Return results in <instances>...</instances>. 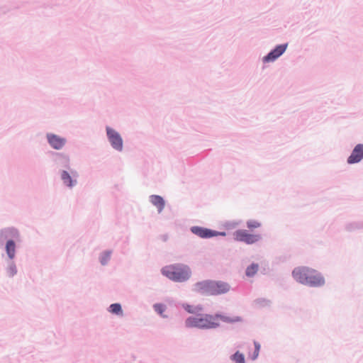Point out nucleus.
Segmentation results:
<instances>
[{
	"label": "nucleus",
	"instance_id": "f257e3e1",
	"mask_svg": "<svg viewBox=\"0 0 363 363\" xmlns=\"http://www.w3.org/2000/svg\"><path fill=\"white\" fill-rule=\"evenodd\" d=\"M21 240L19 230L15 226H8L0 229V249L1 258L4 259L6 276L13 278L18 274L16 258L18 252V242Z\"/></svg>",
	"mask_w": 363,
	"mask_h": 363
},
{
	"label": "nucleus",
	"instance_id": "f03ea898",
	"mask_svg": "<svg viewBox=\"0 0 363 363\" xmlns=\"http://www.w3.org/2000/svg\"><path fill=\"white\" fill-rule=\"evenodd\" d=\"M215 320H220L226 323L233 324L243 322V318L239 315L233 317L228 316L221 313L215 314L205 313L198 316H189L185 319L184 325L186 328H197L199 330H210L220 327L218 322Z\"/></svg>",
	"mask_w": 363,
	"mask_h": 363
},
{
	"label": "nucleus",
	"instance_id": "7ed1b4c3",
	"mask_svg": "<svg viewBox=\"0 0 363 363\" xmlns=\"http://www.w3.org/2000/svg\"><path fill=\"white\" fill-rule=\"evenodd\" d=\"M292 277L299 284L311 288H320L325 284L323 275L316 269L302 266L295 267Z\"/></svg>",
	"mask_w": 363,
	"mask_h": 363
},
{
	"label": "nucleus",
	"instance_id": "20e7f679",
	"mask_svg": "<svg viewBox=\"0 0 363 363\" xmlns=\"http://www.w3.org/2000/svg\"><path fill=\"white\" fill-rule=\"evenodd\" d=\"M160 272L162 276L175 283L186 282L192 276L191 267L181 262L166 265L161 268Z\"/></svg>",
	"mask_w": 363,
	"mask_h": 363
},
{
	"label": "nucleus",
	"instance_id": "39448f33",
	"mask_svg": "<svg viewBox=\"0 0 363 363\" xmlns=\"http://www.w3.org/2000/svg\"><path fill=\"white\" fill-rule=\"evenodd\" d=\"M106 134L111 147L118 152H122L123 150V140L121 134L108 125L106 126Z\"/></svg>",
	"mask_w": 363,
	"mask_h": 363
},
{
	"label": "nucleus",
	"instance_id": "423d86ee",
	"mask_svg": "<svg viewBox=\"0 0 363 363\" xmlns=\"http://www.w3.org/2000/svg\"><path fill=\"white\" fill-rule=\"evenodd\" d=\"M190 231L194 235L202 238V239H210L217 236H226V232L225 231H217L208 228L194 225L190 228Z\"/></svg>",
	"mask_w": 363,
	"mask_h": 363
},
{
	"label": "nucleus",
	"instance_id": "0eeeda50",
	"mask_svg": "<svg viewBox=\"0 0 363 363\" xmlns=\"http://www.w3.org/2000/svg\"><path fill=\"white\" fill-rule=\"evenodd\" d=\"M191 291L200 296H213L212 279H205L192 285Z\"/></svg>",
	"mask_w": 363,
	"mask_h": 363
},
{
	"label": "nucleus",
	"instance_id": "6e6552de",
	"mask_svg": "<svg viewBox=\"0 0 363 363\" xmlns=\"http://www.w3.org/2000/svg\"><path fill=\"white\" fill-rule=\"evenodd\" d=\"M234 239L247 245H252L262 239L259 234H250L246 230H237L233 233Z\"/></svg>",
	"mask_w": 363,
	"mask_h": 363
},
{
	"label": "nucleus",
	"instance_id": "1a4fd4ad",
	"mask_svg": "<svg viewBox=\"0 0 363 363\" xmlns=\"http://www.w3.org/2000/svg\"><path fill=\"white\" fill-rule=\"evenodd\" d=\"M288 43L279 44L275 46L272 50L269 51L265 56L262 58L263 64H268L275 62L280 57L286 50Z\"/></svg>",
	"mask_w": 363,
	"mask_h": 363
},
{
	"label": "nucleus",
	"instance_id": "9d476101",
	"mask_svg": "<svg viewBox=\"0 0 363 363\" xmlns=\"http://www.w3.org/2000/svg\"><path fill=\"white\" fill-rule=\"evenodd\" d=\"M78 173L76 170L70 168V169H62L60 171V179L63 184L72 189L77 184Z\"/></svg>",
	"mask_w": 363,
	"mask_h": 363
},
{
	"label": "nucleus",
	"instance_id": "9b49d317",
	"mask_svg": "<svg viewBox=\"0 0 363 363\" xmlns=\"http://www.w3.org/2000/svg\"><path fill=\"white\" fill-rule=\"evenodd\" d=\"M46 139L49 145L55 150H60L67 143V139L52 133H46Z\"/></svg>",
	"mask_w": 363,
	"mask_h": 363
},
{
	"label": "nucleus",
	"instance_id": "f8f14e48",
	"mask_svg": "<svg viewBox=\"0 0 363 363\" xmlns=\"http://www.w3.org/2000/svg\"><path fill=\"white\" fill-rule=\"evenodd\" d=\"M52 156L57 167L70 169V159L68 155L63 152H53Z\"/></svg>",
	"mask_w": 363,
	"mask_h": 363
},
{
	"label": "nucleus",
	"instance_id": "ddd939ff",
	"mask_svg": "<svg viewBox=\"0 0 363 363\" xmlns=\"http://www.w3.org/2000/svg\"><path fill=\"white\" fill-rule=\"evenodd\" d=\"M363 160V143L356 145L352 149L350 155L347 158L348 164H354Z\"/></svg>",
	"mask_w": 363,
	"mask_h": 363
},
{
	"label": "nucleus",
	"instance_id": "4468645a",
	"mask_svg": "<svg viewBox=\"0 0 363 363\" xmlns=\"http://www.w3.org/2000/svg\"><path fill=\"white\" fill-rule=\"evenodd\" d=\"M213 296H217L228 293L231 289L230 285L225 281L212 279Z\"/></svg>",
	"mask_w": 363,
	"mask_h": 363
},
{
	"label": "nucleus",
	"instance_id": "2eb2a0df",
	"mask_svg": "<svg viewBox=\"0 0 363 363\" xmlns=\"http://www.w3.org/2000/svg\"><path fill=\"white\" fill-rule=\"evenodd\" d=\"M150 201L152 205L157 207V211L160 213L164 206H165V201L161 196L159 195H151L150 196Z\"/></svg>",
	"mask_w": 363,
	"mask_h": 363
},
{
	"label": "nucleus",
	"instance_id": "dca6fc26",
	"mask_svg": "<svg viewBox=\"0 0 363 363\" xmlns=\"http://www.w3.org/2000/svg\"><path fill=\"white\" fill-rule=\"evenodd\" d=\"M363 229V220L348 222L345 225V230L347 232H354Z\"/></svg>",
	"mask_w": 363,
	"mask_h": 363
},
{
	"label": "nucleus",
	"instance_id": "f3484780",
	"mask_svg": "<svg viewBox=\"0 0 363 363\" xmlns=\"http://www.w3.org/2000/svg\"><path fill=\"white\" fill-rule=\"evenodd\" d=\"M152 308L154 311L159 314L163 318H167L168 316L164 314V311L167 310V306L162 303H156L153 304Z\"/></svg>",
	"mask_w": 363,
	"mask_h": 363
},
{
	"label": "nucleus",
	"instance_id": "a211bd4d",
	"mask_svg": "<svg viewBox=\"0 0 363 363\" xmlns=\"http://www.w3.org/2000/svg\"><path fill=\"white\" fill-rule=\"evenodd\" d=\"M259 270V264L257 263L252 262L248 265L245 269V275L247 277H253Z\"/></svg>",
	"mask_w": 363,
	"mask_h": 363
},
{
	"label": "nucleus",
	"instance_id": "6ab92c4d",
	"mask_svg": "<svg viewBox=\"0 0 363 363\" xmlns=\"http://www.w3.org/2000/svg\"><path fill=\"white\" fill-rule=\"evenodd\" d=\"M111 250H105L100 254L99 262L102 266H106L108 264L111 259Z\"/></svg>",
	"mask_w": 363,
	"mask_h": 363
},
{
	"label": "nucleus",
	"instance_id": "aec40b11",
	"mask_svg": "<svg viewBox=\"0 0 363 363\" xmlns=\"http://www.w3.org/2000/svg\"><path fill=\"white\" fill-rule=\"evenodd\" d=\"M230 359L233 363H246L244 354L238 350L230 356Z\"/></svg>",
	"mask_w": 363,
	"mask_h": 363
},
{
	"label": "nucleus",
	"instance_id": "412c9836",
	"mask_svg": "<svg viewBox=\"0 0 363 363\" xmlns=\"http://www.w3.org/2000/svg\"><path fill=\"white\" fill-rule=\"evenodd\" d=\"M108 311L113 314L119 315L123 314V309L121 303H114L109 306Z\"/></svg>",
	"mask_w": 363,
	"mask_h": 363
},
{
	"label": "nucleus",
	"instance_id": "4be33fe9",
	"mask_svg": "<svg viewBox=\"0 0 363 363\" xmlns=\"http://www.w3.org/2000/svg\"><path fill=\"white\" fill-rule=\"evenodd\" d=\"M253 303L255 306H257L259 308H264V307L269 306L272 303V301L265 298H256L253 301Z\"/></svg>",
	"mask_w": 363,
	"mask_h": 363
},
{
	"label": "nucleus",
	"instance_id": "5701e85b",
	"mask_svg": "<svg viewBox=\"0 0 363 363\" xmlns=\"http://www.w3.org/2000/svg\"><path fill=\"white\" fill-rule=\"evenodd\" d=\"M246 225L249 229H255L259 228L261 226V223L255 220H248L246 223Z\"/></svg>",
	"mask_w": 363,
	"mask_h": 363
},
{
	"label": "nucleus",
	"instance_id": "b1692460",
	"mask_svg": "<svg viewBox=\"0 0 363 363\" xmlns=\"http://www.w3.org/2000/svg\"><path fill=\"white\" fill-rule=\"evenodd\" d=\"M255 345V350L253 352L252 359L255 360L258 357L259 350H260V345L257 342H254Z\"/></svg>",
	"mask_w": 363,
	"mask_h": 363
},
{
	"label": "nucleus",
	"instance_id": "393cba45",
	"mask_svg": "<svg viewBox=\"0 0 363 363\" xmlns=\"http://www.w3.org/2000/svg\"><path fill=\"white\" fill-rule=\"evenodd\" d=\"M203 311V307L201 304H198L194 306V312L193 315L194 316H198V315H203V313H201V312Z\"/></svg>",
	"mask_w": 363,
	"mask_h": 363
},
{
	"label": "nucleus",
	"instance_id": "a878e982",
	"mask_svg": "<svg viewBox=\"0 0 363 363\" xmlns=\"http://www.w3.org/2000/svg\"><path fill=\"white\" fill-rule=\"evenodd\" d=\"M194 306L193 305H191L188 303H183L182 304V308L186 311L187 313H190V314H193V312H194Z\"/></svg>",
	"mask_w": 363,
	"mask_h": 363
},
{
	"label": "nucleus",
	"instance_id": "bb28decb",
	"mask_svg": "<svg viewBox=\"0 0 363 363\" xmlns=\"http://www.w3.org/2000/svg\"><path fill=\"white\" fill-rule=\"evenodd\" d=\"M238 225V223H233V225H232V227H235Z\"/></svg>",
	"mask_w": 363,
	"mask_h": 363
}]
</instances>
